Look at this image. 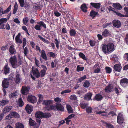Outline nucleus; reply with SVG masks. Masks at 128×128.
<instances>
[{
  "label": "nucleus",
  "mask_w": 128,
  "mask_h": 128,
  "mask_svg": "<svg viewBox=\"0 0 128 128\" xmlns=\"http://www.w3.org/2000/svg\"><path fill=\"white\" fill-rule=\"evenodd\" d=\"M28 18L27 17H26L24 18L23 20V24L27 26L28 25L27 23L28 21Z\"/></svg>",
  "instance_id": "38"
},
{
  "label": "nucleus",
  "mask_w": 128,
  "mask_h": 128,
  "mask_svg": "<svg viewBox=\"0 0 128 128\" xmlns=\"http://www.w3.org/2000/svg\"><path fill=\"white\" fill-rule=\"evenodd\" d=\"M103 96L101 94H98L95 96L93 100H96L97 101H101L103 98Z\"/></svg>",
  "instance_id": "11"
},
{
  "label": "nucleus",
  "mask_w": 128,
  "mask_h": 128,
  "mask_svg": "<svg viewBox=\"0 0 128 128\" xmlns=\"http://www.w3.org/2000/svg\"><path fill=\"white\" fill-rule=\"evenodd\" d=\"M12 108V106H6L3 109L2 111V112L3 114H6L9 112Z\"/></svg>",
  "instance_id": "15"
},
{
  "label": "nucleus",
  "mask_w": 128,
  "mask_h": 128,
  "mask_svg": "<svg viewBox=\"0 0 128 128\" xmlns=\"http://www.w3.org/2000/svg\"><path fill=\"white\" fill-rule=\"evenodd\" d=\"M11 8V5H10L9 7L5 10L4 11H2V14H4L6 13L10 10Z\"/></svg>",
  "instance_id": "40"
},
{
  "label": "nucleus",
  "mask_w": 128,
  "mask_h": 128,
  "mask_svg": "<svg viewBox=\"0 0 128 128\" xmlns=\"http://www.w3.org/2000/svg\"><path fill=\"white\" fill-rule=\"evenodd\" d=\"M122 67L120 64H117L114 65V68L116 71L120 72L121 70Z\"/></svg>",
  "instance_id": "18"
},
{
  "label": "nucleus",
  "mask_w": 128,
  "mask_h": 128,
  "mask_svg": "<svg viewBox=\"0 0 128 128\" xmlns=\"http://www.w3.org/2000/svg\"><path fill=\"white\" fill-rule=\"evenodd\" d=\"M114 50V44L111 43L108 44L107 45L104 44L102 48L103 51L106 54L111 53Z\"/></svg>",
  "instance_id": "1"
},
{
  "label": "nucleus",
  "mask_w": 128,
  "mask_h": 128,
  "mask_svg": "<svg viewBox=\"0 0 128 128\" xmlns=\"http://www.w3.org/2000/svg\"><path fill=\"white\" fill-rule=\"evenodd\" d=\"M18 4L16 2L14 6V8L13 12V14H15L16 13L17 10L18 9Z\"/></svg>",
  "instance_id": "34"
},
{
  "label": "nucleus",
  "mask_w": 128,
  "mask_h": 128,
  "mask_svg": "<svg viewBox=\"0 0 128 128\" xmlns=\"http://www.w3.org/2000/svg\"><path fill=\"white\" fill-rule=\"evenodd\" d=\"M29 124L30 126H33L36 125V123L34 121L30 118L29 119Z\"/></svg>",
  "instance_id": "27"
},
{
  "label": "nucleus",
  "mask_w": 128,
  "mask_h": 128,
  "mask_svg": "<svg viewBox=\"0 0 128 128\" xmlns=\"http://www.w3.org/2000/svg\"><path fill=\"white\" fill-rule=\"evenodd\" d=\"M17 92H16L11 94L9 96V97L10 98H14L16 96H17Z\"/></svg>",
  "instance_id": "50"
},
{
  "label": "nucleus",
  "mask_w": 128,
  "mask_h": 128,
  "mask_svg": "<svg viewBox=\"0 0 128 128\" xmlns=\"http://www.w3.org/2000/svg\"><path fill=\"white\" fill-rule=\"evenodd\" d=\"M70 33L71 36H74L76 34V32L74 30L71 29L70 30Z\"/></svg>",
  "instance_id": "41"
},
{
  "label": "nucleus",
  "mask_w": 128,
  "mask_h": 128,
  "mask_svg": "<svg viewBox=\"0 0 128 128\" xmlns=\"http://www.w3.org/2000/svg\"><path fill=\"white\" fill-rule=\"evenodd\" d=\"M92 95V93L88 92L85 95L84 99L86 100H89L91 99Z\"/></svg>",
  "instance_id": "16"
},
{
  "label": "nucleus",
  "mask_w": 128,
  "mask_h": 128,
  "mask_svg": "<svg viewBox=\"0 0 128 128\" xmlns=\"http://www.w3.org/2000/svg\"><path fill=\"white\" fill-rule=\"evenodd\" d=\"M9 102L8 100H3L0 101V106H3L8 104Z\"/></svg>",
  "instance_id": "25"
},
{
  "label": "nucleus",
  "mask_w": 128,
  "mask_h": 128,
  "mask_svg": "<svg viewBox=\"0 0 128 128\" xmlns=\"http://www.w3.org/2000/svg\"><path fill=\"white\" fill-rule=\"evenodd\" d=\"M112 6L118 10H120L122 8L121 6L119 4L114 3L112 4Z\"/></svg>",
  "instance_id": "24"
},
{
  "label": "nucleus",
  "mask_w": 128,
  "mask_h": 128,
  "mask_svg": "<svg viewBox=\"0 0 128 128\" xmlns=\"http://www.w3.org/2000/svg\"><path fill=\"white\" fill-rule=\"evenodd\" d=\"M71 90H70L67 89L66 90H64L61 92V94H63L65 93H68L70 92Z\"/></svg>",
  "instance_id": "55"
},
{
  "label": "nucleus",
  "mask_w": 128,
  "mask_h": 128,
  "mask_svg": "<svg viewBox=\"0 0 128 128\" xmlns=\"http://www.w3.org/2000/svg\"><path fill=\"white\" fill-rule=\"evenodd\" d=\"M97 12L94 11L92 10L90 12V16L93 18L95 17L96 15L97 14Z\"/></svg>",
  "instance_id": "42"
},
{
  "label": "nucleus",
  "mask_w": 128,
  "mask_h": 128,
  "mask_svg": "<svg viewBox=\"0 0 128 128\" xmlns=\"http://www.w3.org/2000/svg\"><path fill=\"white\" fill-rule=\"evenodd\" d=\"M52 116L51 114L49 112H43V115L42 117L43 118H48Z\"/></svg>",
  "instance_id": "29"
},
{
  "label": "nucleus",
  "mask_w": 128,
  "mask_h": 128,
  "mask_svg": "<svg viewBox=\"0 0 128 128\" xmlns=\"http://www.w3.org/2000/svg\"><path fill=\"white\" fill-rule=\"evenodd\" d=\"M90 4L94 7L97 8H99L100 6V4L99 3H91Z\"/></svg>",
  "instance_id": "31"
},
{
  "label": "nucleus",
  "mask_w": 128,
  "mask_h": 128,
  "mask_svg": "<svg viewBox=\"0 0 128 128\" xmlns=\"http://www.w3.org/2000/svg\"><path fill=\"white\" fill-rule=\"evenodd\" d=\"M97 114H99L100 115L104 116H108L106 113L104 111L98 112H97Z\"/></svg>",
  "instance_id": "36"
},
{
  "label": "nucleus",
  "mask_w": 128,
  "mask_h": 128,
  "mask_svg": "<svg viewBox=\"0 0 128 128\" xmlns=\"http://www.w3.org/2000/svg\"><path fill=\"white\" fill-rule=\"evenodd\" d=\"M4 29H6V30H9L10 29V27L9 24L8 23L6 24H4Z\"/></svg>",
  "instance_id": "52"
},
{
  "label": "nucleus",
  "mask_w": 128,
  "mask_h": 128,
  "mask_svg": "<svg viewBox=\"0 0 128 128\" xmlns=\"http://www.w3.org/2000/svg\"><path fill=\"white\" fill-rule=\"evenodd\" d=\"M105 70L107 73L110 74L112 71L111 68L108 66L106 67Z\"/></svg>",
  "instance_id": "43"
},
{
  "label": "nucleus",
  "mask_w": 128,
  "mask_h": 128,
  "mask_svg": "<svg viewBox=\"0 0 128 128\" xmlns=\"http://www.w3.org/2000/svg\"><path fill=\"white\" fill-rule=\"evenodd\" d=\"M54 100L56 102H61L62 101L61 98L58 97L55 98Z\"/></svg>",
  "instance_id": "60"
},
{
  "label": "nucleus",
  "mask_w": 128,
  "mask_h": 128,
  "mask_svg": "<svg viewBox=\"0 0 128 128\" xmlns=\"http://www.w3.org/2000/svg\"><path fill=\"white\" fill-rule=\"evenodd\" d=\"M86 111L88 114H90L92 112V108L90 107H87L86 108Z\"/></svg>",
  "instance_id": "44"
},
{
  "label": "nucleus",
  "mask_w": 128,
  "mask_h": 128,
  "mask_svg": "<svg viewBox=\"0 0 128 128\" xmlns=\"http://www.w3.org/2000/svg\"><path fill=\"white\" fill-rule=\"evenodd\" d=\"M55 44L56 47L58 49L59 48V44H60V42L58 40L57 38H55Z\"/></svg>",
  "instance_id": "58"
},
{
  "label": "nucleus",
  "mask_w": 128,
  "mask_h": 128,
  "mask_svg": "<svg viewBox=\"0 0 128 128\" xmlns=\"http://www.w3.org/2000/svg\"><path fill=\"white\" fill-rule=\"evenodd\" d=\"M43 112L39 111H37L36 113L35 116L37 118H42Z\"/></svg>",
  "instance_id": "17"
},
{
  "label": "nucleus",
  "mask_w": 128,
  "mask_h": 128,
  "mask_svg": "<svg viewBox=\"0 0 128 128\" xmlns=\"http://www.w3.org/2000/svg\"><path fill=\"white\" fill-rule=\"evenodd\" d=\"M114 12L116 15H117L118 16H121L122 17H125L124 15L122 14L120 12H118L116 11H114Z\"/></svg>",
  "instance_id": "62"
},
{
  "label": "nucleus",
  "mask_w": 128,
  "mask_h": 128,
  "mask_svg": "<svg viewBox=\"0 0 128 128\" xmlns=\"http://www.w3.org/2000/svg\"><path fill=\"white\" fill-rule=\"evenodd\" d=\"M36 98L35 96L31 95H29L27 98L28 101L34 104L36 101Z\"/></svg>",
  "instance_id": "6"
},
{
  "label": "nucleus",
  "mask_w": 128,
  "mask_h": 128,
  "mask_svg": "<svg viewBox=\"0 0 128 128\" xmlns=\"http://www.w3.org/2000/svg\"><path fill=\"white\" fill-rule=\"evenodd\" d=\"M113 25L115 27L120 28L121 26V24L120 22L118 20H114L113 21Z\"/></svg>",
  "instance_id": "12"
},
{
  "label": "nucleus",
  "mask_w": 128,
  "mask_h": 128,
  "mask_svg": "<svg viewBox=\"0 0 128 128\" xmlns=\"http://www.w3.org/2000/svg\"><path fill=\"white\" fill-rule=\"evenodd\" d=\"M38 97L39 98L37 102L38 104H40L42 102L43 100V96L41 94H39L38 95Z\"/></svg>",
  "instance_id": "32"
},
{
  "label": "nucleus",
  "mask_w": 128,
  "mask_h": 128,
  "mask_svg": "<svg viewBox=\"0 0 128 128\" xmlns=\"http://www.w3.org/2000/svg\"><path fill=\"white\" fill-rule=\"evenodd\" d=\"M46 72V70H42L40 71V76L41 78L43 77L45 75Z\"/></svg>",
  "instance_id": "47"
},
{
  "label": "nucleus",
  "mask_w": 128,
  "mask_h": 128,
  "mask_svg": "<svg viewBox=\"0 0 128 128\" xmlns=\"http://www.w3.org/2000/svg\"><path fill=\"white\" fill-rule=\"evenodd\" d=\"M37 24L40 25V28L42 27H43L45 28H46V25L43 22L40 21L38 22H37Z\"/></svg>",
  "instance_id": "33"
},
{
  "label": "nucleus",
  "mask_w": 128,
  "mask_h": 128,
  "mask_svg": "<svg viewBox=\"0 0 128 128\" xmlns=\"http://www.w3.org/2000/svg\"><path fill=\"white\" fill-rule=\"evenodd\" d=\"M9 79L6 78L2 82V86L4 88H7L9 85Z\"/></svg>",
  "instance_id": "7"
},
{
  "label": "nucleus",
  "mask_w": 128,
  "mask_h": 128,
  "mask_svg": "<svg viewBox=\"0 0 128 128\" xmlns=\"http://www.w3.org/2000/svg\"><path fill=\"white\" fill-rule=\"evenodd\" d=\"M7 21L6 18H2L0 19V22L4 24L6 23Z\"/></svg>",
  "instance_id": "54"
},
{
  "label": "nucleus",
  "mask_w": 128,
  "mask_h": 128,
  "mask_svg": "<svg viewBox=\"0 0 128 128\" xmlns=\"http://www.w3.org/2000/svg\"><path fill=\"white\" fill-rule=\"evenodd\" d=\"M86 75H84L83 76L80 77L78 79V81L79 82H81L82 81L84 80L86 78Z\"/></svg>",
  "instance_id": "48"
},
{
  "label": "nucleus",
  "mask_w": 128,
  "mask_h": 128,
  "mask_svg": "<svg viewBox=\"0 0 128 128\" xmlns=\"http://www.w3.org/2000/svg\"><path fill=\"white\" fill-rule=\"evenodd\" d=\"M38 37L40 39L44 42L47 44H48L50 43L47 40L45 39V38H43L40 35H38Z\"/></svg>",
  "instance_id": "39"
},
{
  "label": "nucleus",
  "mask_w": 128,
  "mask_h": 128,
  "mask_svg": "<svg viewBox=\"0 0 128 128\" xmlns=\"http://www.w3.org/2000/svg\"><path fill=\"white\" fill-rule=\"evenodd\" d=\"M113 86L110 84H109L106 86L105 90L106 92H111L113 90Z\"/></svg>",
  "instance_id": "19"
},
{
  "label": "nucleus",
  "mask_w": 128,
  "mask_h": 128,
  "mask_svg": "<svg viewBox=\"0 0 128 128\" xmlns=\"http://www.w3.org/2000/svg\"><path fill=\"white\" fill-rule=\"evenodd\" d=\"M18 2L21 7H23L24 6V0H18Z\"/></svg>",
  "instance_id": "53"
},
{
  "label": "nucleus",
  "mask_w": 128,
  "mask_h": 128,
  "mask_svg": "<svg viewBox=\"0 0 128 128\" xmlns=\"http://www.w3.org/2000/svg\"><path fill=\"white\" fill-rule=\"evenodd\" d=\"M29 88L26 86H23L21 89V93L23 94H26L28 92Z\"/></svg>",
  "instance_id": "10"
},
{
  "label": "nucleus",
  "mask_w": 128,
  "mask_h": 128,
  "mask_svg": "<svg viewBox=\"0 0 128 128\" xmlns=\"http://www.w3.org/2000/svg\"><path fill=\"white\" fill-rule=\"evenodd\" d=\"M88 106V104L85 103L84 102H82L80 103V107L83 109H84L87 107Z\"/></svg>",
  "instance_id": "37"
},
{
  "label": "nucleus",
  "mask_w": 128,
  "mask_h": 128,
  "mask_svg": "<svg viewBox=\"0 0 128 128\" xmlns=\"http://www.w3.org/2000/svg\"><path fill=\"white\" fill-rule=\"evenodd\" d=\"M34 28L36 30H41L40 25L38 24L35 26Z\"/></svg>",
  "instance_id": "64"
},
{
  "label": "nucleus",
  "mask_w": 128,
  "mask_h": 128,
  "mask_svg": "<svg viewBox=\"0 0 128 128\" xmlns=\"http://www.w3.org/2000/svg\"><path fill=\"white\" fill-rule=\"evenodd\" d=\"M14 45H12L10 46L9 48V51L11 55L15 54L16 53V50L14 48Z\"/></svg>",
  "instance_id": "21"
},
{
  "label": "nucleus",
  "mask_w": 128,
  "mask_h": 128,
  "mask_svg": "<svg viewBox=\"0 0 128 128\" xmlns=\"http://www.w3.org/2000/svg\"><path fill=\"white\" fill-rule=\"evenodd\" d=\"M25 109L27 113L30 114L33 110V107L31 105L27 104L26 106Z\"/></svg>",
  "instance_id": "9"
},
{
  "label": "nucleus",
  "mask_w": 128,
  "mask_h": 128,
  "mask_svg": "<svg viewBox=\"0 0 128 128\" xmlns=\"http://www.w3.org/2000/svg\"><path fill=\"white\" fill-rule=\"evenodd\" d=\"M124 13L125 15H124L125 17L128 16V8L125 7L124 8Z\"/></svg>",
  "instance_id": "46"
},
{
  "label": "nucleus",
  "mask_w": 128,
  "mask_h": 128,
  "mask_svg": "<svg viewBox=\"0 0 128 128\" xmlns=\"http://www.w3.org/2000/svg\"><path fill=\"white\" fill-rule=\"evenodd\" d=\"M9 114L12 118L14 117L18 118L20 117V115L18 113L13 111H11Z\"/></svg>",
  "instance_id": "13"
},
{
  "label": "nucleus",
  "mask_w": 128,
  "mask_h": 128,
  "mask_svg": "<svg viewBox=\"0 0 128 128\" xmlns=\"http://www.w3.org/2000/svg\"><path fill=\"white\" fill-rule=\"evenodd\" d=\"M18 102V105L19 107H22L24 106V102L22 100V98H19Z\"/></svg>",
  "instance_id": "35"
},
{
  "label": "nucleus",
  "mask_w": 128,
  "mask_h": 128,
  "mask_svg": "<svg viewBox=\"0 0 128 128\" xmlns=\"http://www.w3.org/2000/svg\"><path fill=\"white\" fill-rule=\"evenodd\" d=\"M84 67L82 66V67H80L78 65L77 66L76 70L78 72H79L83 70L84 69Z\"/></svg>",
  "instance_id": "51"
},
{
  "label": "nucleus",
  "mask_w": 128,
  "mask_h": 128,
  "mask_svg": "<svg viewBox=\"0 0 128 128\" xmlns=\"http://www.w3.org/2000/svg\"><path fill=\"white\" fill-rule=\"evenodd\" d=\"M108 30H107L105 29L102 32V35L104 36H106L108 34Z\"/></svg>",
  "instance_id": "57"
},
{
  "label": "nucleus",
  "mask_w": 128,
  "mask_h": 128,
  "mask_svg": "<svg viewBox=\"0 0 128 128\" xmlns=\"http://www.w3.org/2000/svg\"><path fill=\"white\" fill-rule=\"evenodd\" d=\"M75 116V114H71L68 116L67 119H71L72 118L74 117Z\"/></svg>",
  "instance_id": "63"
},
{
  "label": "nucleus",
  "mask_w": 128,
  "mask_h": 128,
  "mask_svg": "<svg viewBox=\"0 0 128 128\" xmlns=\"http://www.w3.org/2000/svg\"><path fill=\"white\" fill-rule=\"evenodd\" d=\"M17 60L16 56H11L9 59V62L11 64L12 67L14 68H16L17 65Z\"/></svg>",
  "instance_id": "3"
},
{
  "label": "nucleus",
  "mask_w": 128,
  "mask_h": 128,
  "mask_svg": "<svg viewBox=\"0 0 128 128\" xmlns=\"http://www.w3.org/2000/svg\"><path fill=\"white\" fill-rule=\"evenodd\" d=\"M21 34L19 33L18 35L16 36L15 38V40L16 43L22 44V42L20 38V36Z\"/></svg>",
  "instance_id": "22"
},
{
  "label": "nucleus",
  "mask_w": 128,
  "mask_h": 128,
  "mask_svg": "<svg viewBox=\"0 0 128 128\" xmlns=\"http://www.w3.org/2000/svg\"><path fill=\"white\" fill-rule=\"evenodd\" d=\"M20 69H17L16 70V72L17 73L16 76L15 78L14 79V80L16 84H18L20 83L22 81V78L20 74H19V71Z\"/></svg>",
  "instance_id": "2"
},
{
  "label": "nucleus",
  "mask_w": 128,
  "mask_h": 128,
  "mask_svg": "<svg viewBox=\"0 0 128 128\" xmlns=\"http://www.w3.org/2000/svg\"><path fill=\"white\" fill-rule=\"evenodd\" d=\"M90 85V82L86 80L85 82L83 84V86L85 88H87L89 87Z\"/></svg>",
  "instance_id": "45"
},
{
  "label": "nucleus",
  "mask_w": 128,
  "mask_h": 128,
  "mask_svg": "<svg viewBox=\"0 0 128 128\" xmlns=\"http://www.w3.org/2000/svg\"><path fill=\"white\" fill-rule=\"evenodd\" d=\"M36 70L37 71V72L35 74V75L36 76V77L37 78H39L40 76V72H39V71L38 70V69L37 68H36Z\"/></svg>",
  "instance_id": "59"
},
{
  "label": "nucleus",
  "mask_w": 128,
  "mask_h": 128,
  "mask_svg": "<svg viewBox=\"0 0 128 128\" xmlns=\"http://www.w3.org/2000/svg\"><path fill=\"white\" fill-rule=\"evenodd\" d=\"M15 128H24V126L22 124L18 122L16 124Z\"/></svg>",
  "instance_id": "30"
},
{
  "label": "nucleus",
  "mask_w": 128,
  "mask_h": 128,
  "mask_svg": "<svg viewBox=\"0 0 128 128\" xmlns=\"http://www.w3.org/2000/svg\"><path fill=\"white\" fill-rule=\"evenodd\" d=\"M4 73L5 74H8L10 71V68L8 66V63H6L3 68Z\"/></svg>",
  "instance_id": "14"
},
{
  "label": "nucleus",
  "mask_w": 128,
  "mask_h": 128,
  "mask_svg": "<svg viewBox=\"0 0 128 128\" xmlns=\"http://www.w3.org/2000/svg\"><path fill=\"white\" fill-rule=\"evenodd\" d=\"M114 91L117 94H118L119 92H120L122 91V90L120 88H115L114 89Z\"/></svg>",
  "instance_id": "49"
},
{
  "label": "nucleus",
  "mask_w": 128,
  "mask_h": 128,
  "mask_svg": "<svg viewBox=\"0 0 128 128\" xmlns=\"http://www.w3.org/2000/svg\"><path fill=\"white\" fill-rule=\"evenodd\" d=\"M66 106L68 113L69 114L73 113V111L72 107L70 105L67 104L66 105Z\"/></svg>",
  "instance_id": "26"
},
{
  "label": "nucleus",
  "mask_w": 128,
  "mask_h": 128,
  "mask_svg": "<svg viewBox=\"0 0 128 128\" xmlns=\"http://www.w3.org/2000/svg\"><path fill=\"white\" fill-rule=\"evenodd\" d=\"M124 119L123 115L121 113L118 114L117 117V122L120 124L122 125L125 124Z\"/></svg>",
  "instance_id": "4"
},
{
  "label": "nucleus",
  "mask_w": 128,
  "mask_h": 128,
  "mask_svg": "<svg viewBox=\"0 0 128 128\" xmlns=\"http://www.w3.org/2000/svg\"><path fill=\"white\" fill-rule=\"evenodd\" d=\"M56 110L61 112H64V107L60 102L56 103Z\"/></svg>",
  "instance_id": "8"
},
{
  "label": "nucleus",
  "mask_w": 128,
  "mask_h": 128,
  "mask_svg": "<svg viewBox=\"0 0 128 128\" xmlns=\"http://www.w3.org/2000/svg\"><path fill=\"white\" fill-rule=\"evenodd\" d=\"M90 43L91 46H93L95 45V42L93 40H90Z\"/></svg>",
  "instance_id": "61"
},
{
  "label": "nucleus",
  "mask_w": 128,
  "mask_h": 128,
  "mask_svg": "<svg viewBox=\"0 0 128 128\" xmlns=\"http://www.w3.org/2000/svg\"><path fill=\"white\" fill-rule=\"evenodd\" d=\"M70 98L72 100H76L77 99V97L75 95H71L70 97Z\"/></svg>",
  "instance_id": "56"
},
{
  "label": "nucleus",
  "mask_w": 128,
  "mask_h": 128,
  "mask_svg": "<svg viewBox=\"0 0 128 128\" xmlns=\"http://www.w3.org/2000/svg\"><path fill=\"white\" fill-rule=\"evenodd\" d=\"M121 85L124 87H126L128 86V79L124 78L122 79L120 81Z\"/></svg>",
  "instance_id": "5"
},
{
  "label": "nucleus",
  "mask_w": 128,
  "mask_h": 128,
  "mask_svg": "<svg viewBox=\"0 0 128 128\" xmlns=\"http://www.w3.org/2000/svg\"><path fill=\"white\" fill-rule=\"evenodd\" d=\"M80 8L82 11L84 12H87V7L85 4H82L80 7Z\"/></svg>",
  "instance_id": "28"
},
{
  "label": "nucleus",
  "mask_w": 128,
  "mask_h": 128,
  "mask_svg": "<svg viewBox=\"0 0 128 128\" xmlns=\"http://www.w3.org/2000/svg\"><path fill=\"white\" fill-rule=\"evenodd\" d=\"M53 103V101L49 100H44L42 103L43 105H45L46 106L52 104Z\"/></svg>",
  "instance_id": "23"
},
{
  "label": "nucleus",
  "mask_w": 128,
  "mask_h": 128,
  "mask_svg": "<svg viewBox=\"0 0 128 128\" xmlns=\"http://www.w3.org/2000/svg\"><path fill=\"white\" fill-rule=\"evenodd\" d=\"M94 67L96 68L94 71V72L96 73H99L100 70L101 68L99 66V64H96L94 66Z\"/></svg>",
  "instance_id": "20"
}]
</instances>
